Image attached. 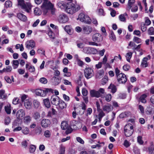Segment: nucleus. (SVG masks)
I'll return each mask as SVG.
<instances>
[{
  "mask_svg": "<svg viewBox=\"0 0 154 154\" xmlns=\"http://www.w3.org/2000/svg\"><path fill=\"white\" fill-rule=\"evenodd\" d=\"M81 8V6L79 5L76 4L75 5L71 2L67 3L65 11L68 14H73L79 10Z\"/></svg>",
  "mask_w": 154,
  "mask_h": 154,
  "instance_id": "nucleus-1",
  "label": "nucleus"
},
{
  "mask_svg": "<svg viewBox=\"0 0 154 154\" xmlns=\"http://www.w3.org/2000/svg\"><path fill=\"white\" fill-rule=\"evenodd\" d=\"M18 5L23 10L28 13L31 11L32 6L30 2H25L23 0H18Z\"/></svg>",
  "mask_w": 154,
  "mask_h": 154,
  "instance_id": "nucleus-2",
  "label": "nucleus"
},
{
  "mask_svg": "<svg viewBox=\"0 0 154 154\" xmlns=\"http://www.w3.org/2000/svg\"><path fill=\"white\" fill-rule=\"evenodd\" d=\"M54 5L49 1L48 0H44L42 5L41 6L42 8L44 13L46 14L49 10L51 8H52Z\"/></svg>",
  "mask_w": 154,
  "mask_h": 154,
  "instance_id": "nucleus-3",
  "label": "nucleus"
},
{
  "mask_svg": "<svg viewBox=\"0 0 154 154\" xmlns=\"http://www.w3.org/2000/svg\"><path fill=\"white\" fill-rule=\"evenodd\" d=\"M78 19L81 22L87 24H90L91 22L90 17L83 13H81L79 14Z\"/></svg>",
  "mask_w": 154,
  "mask_h": 154,
  "instance_id": "nucleus-4",
  "label": "nucleus"
},
{
  "mask_svg": "<svg viewBox=\"0 0 154 154\" xmlns=\"http://www.w3.org/2000/svg\"><path fill=\"white\" fill-rule=\"evenodd\" d=\"M35 92L37 95L42 97H45L48 93L53 92V90L51 88H45L44 90L37 89L35 90Z\"/></svg>",
  "mask_w": 154,
  "mask_h": 154,
  "instance_id": "nucleus-5",
  "label": "nucleus"
},
{
  "mask_svg": "<svg viewBox=\"0 0 154 154\" xmlns=\"http://www.w3.org/2000/svg\"><path fill=\"white\" fill-rule=\"evenodd\" d=\"M133 132V127L132 124H128L125 126L124 132L126 137H129L131 136Z\"/></svg>",
  "mask_w": 154,
  "mask_h": 154,
  "instance_id": "nucleus-6",
  "label": "nucleus"
},
{
  "mask_svg": "<svg viewBox=\"0 0 154 154\" xmlns=\"http://www.w3.org/2000/svg\"><path fill=\"white\" fill-rule=\"evenodd\" d=\"M84 73L85 77L87 79L91 78L94 75L93 70L90 68L85 69L84 70Z\"/></svg>",
  "mask_w": 154,
  "mask_h": 154,
  "instance_id": "nucleus-7",
  "label": "nucleus"
},
{
  "mask_svg": "<svg viewBox=\"0 0 154 154\" xmlns=\"http://www.w3.org/2000/svg\"><path fill=\"white\" fill-rule=\"evenodd\" d=\"M58 20L60 23H65L68 21V18L65 14H62L59 16Z\"/></svg>",
  "mask_w": 154,
  "mask_h": 154,
  "instance_id": "nucleus-8",
  "label": "nucleus"
},
{
  "mask_svg": "<svg viewBox=\"0 0 154 154\" xmlns=\"http://www.w3.org/2000/svg\"><path fill=\"white\" fill-rule=\"evenodd\" d=\"M117 78L118 81L120 83L124 84L127 80L126 75L122 73L120 74Z\"/></svg>",
  "mask_w": 154,
  "mask_h": 154,
  "instance_id": "nucleus-9",
  "label": "nucleus"
},
{
  "mask_svg": "<svg viewBox=\"0 0 154 154\" xmlns=\"http://www.w3.org/2000/svg\"><path fill=\"white\" fill-rule=\"evenodd\" d=\"M61 99L59 97L56 95H53L51 99V102L52 104L56 106H58L59 102Z\"/></svg>",
  "mask_w": 154,
  "mask_h": 154,
  "instance_id": "nucleus-10",
  "label": "nucleus"
},
{
  "mask_svg": "<svg viewBox=\"0 0 154 154\" xmlns=\"http://www.w3.org/2000/svg\"><path fill=\"white\" fill-rule=\"evenodd\" d=\"M92 39L94 42H99L103 40V38L101 35L96 33L93 35Z\"/></svg>",
  "mask_w": 154,
  "mask_h": 154,
  "instance_id": "nucleus-11",
  "label": "nucleus"
},
{
  "mask_svg": "<svg viewBox=\"0 0 154 154\" xmlns=\"http://www.w3.org/2000/svg\"><path fill=\"white\" fill-rule=\"evenodd\" d=\"M51 124L50 121L48 119H43L41 121V125L44 128H46L49 127Z\"/></svg>",
  "mask_w": 154,
  "mask_h": 154,
  "instance_id": "nucleus-12",
  "label": "nucleus"
},
{
  "mask_svg": "<svg viewBox=\"0 0 154 154\" xmlns=\"http://www.w3.org/2000/svg\"><path fill=\"white\" fill-rule=\"evenodd\" d=\"M82 31L85 34H89L92 32V29L91 27L88 26H83L82 27Z\"/></svg>",
  "mask_w": 154,
  "mask_h": 154,
  "instance_id": "nucleus-13",
  "label": "nucleus"
},
{
  "mask_svg": "<svg viewBox=\"0 0 154 154\" xmlns=\"http://www.w3.org/2000/svg\"><path fill=\"white\" fill-rule=\"evenodd\" d=\"M25 45L27 49L29 50L30 47L33 48L35 47V43L34 41L31 40L26 42Z\"/></svg>",
  "mask_w": 154,
  "mask_h": 154,
  "instance_id": "nucleus-14",
  "label": "nucleus"
},
{
  "mask_svg": "<svg viewBox=\"0 0 154 154\" xmlns=\"http://www.w3.org/2000/svg\"><path fill=\"white\" fill-rule=\"evenodd\" d=\"M24 105L26 108L28 109H30L32 107V103L31 99L28 98L26 99L24 102Z\"/></svg>",
  "mask_w": 154,
  "mask_h": 154,
  "instance_id": "nucleus-15",
  "label": "nucleus"
},
{
  "mask_svg": "<svg viewBox=\"0 0 154 154\" xmlns=\"http://www.w3.org/2000/svg\"><path fill=\"white\" fill-rule=\"evenodd\" d=\"M17 17L20 20L23 22H26L27 20L26 17L23 14L17 13Z\"/></svg>",
  "mask_w": 154,
  "mask_h": 154,
  "instance_id": "nucleus-16",
  "label": "nucleus"
},
{
  "mask_svg": "<svg viewBox=\"0 0 154 154\" xmlns=\"http://www.w3.org/2000/svg\"><path fill=\"white\" fill-rule=\"evenodd\" d=\"M17 116L18 119H20L25 116V113L24 110L20 109L17 112Z\"/></svg>",
  "mask_w": 154,
  "mask_h": 154,
  "instance_id": "nucleus-17",
  "label": "nucleus"
},
{
  "mask_svg": "<svg viewBox=\"0 0 154 154\" xmlns=\"http://www.w3.org/2000/svg\"><path fill=\"white\" fill-rule=\"evenodd\" d=\"M52 80L55 85H58L60 83L61 78L60 77L54 76L52 78Z\"/></svg>",
  "mask_w": 154,
  "mask_h": 154,
  "instance_id": "nucleus-18",
  "label": "nucleus"
},
{
  "mask_svg": "<svg viewBox=\"0 0 154 154\" xmlns=\"http://www.w3.org/2000/svg\"><path fill=\"white\" fill-rule=\"evenodd\" d=\"M58 106L60 109H63L66 108L67 105L61 99L59 102V104H58Z\"/></svg>",
  "mask_w": 154,
  "mask_h": 154,
  "instance_id": "nucleus-19",
  "label": "nucleus"
},
{
  "mask_svg": "<svg viewBox=\"0 0 154 154\" xmlns=\"http://www.w3.org/2000/svg\"><path fill=\"white\" fill-rule=\"evenodd\" d=\"M57 5L61 9H63L66 8L67 5V4L63 1H59L57 3Z\"/></svg>",
  "mask_w": 154,
  "mask_h": 154,
  "instance_id": "nucleus-20",
  "label": "nucleus"
},
{
  "mask_svg": "<svg viewBox=\"0 0 154 154\" xmlns=\"http://www.w3.org/2000/svg\"><path fill=\"white\" fill-rule=\"evenodd\" d=\"M32 117L35 120L38 121L40 118V113L39 112L35 111L32 114Z\"/></svg>",
  "mask_w": 154,
  "mask_h": 154,
  "instance_id": "nucleus-21",
  "label": "nucleus"
},
{
  "mask_svg": "<svg viewBox=\"0 0 154 154\" xmlns=\"http://www.w3.org/2000/svg\"><path fill=\"white\" fill-rule=\"evenodd\" d=\"M90 93L92 97H95L97 98L100 97V94L98 92L94 90H91L90 91Z\"/></svg>",
  "mask_w": 154,
  "mask_h": 154,
  "instance_id": "nucleus-22",
  "label": "nucleus"
},
{
  "mask_svg": "<svg viewBox=\"0 0 154 154\" xmlns=\"http://www.w3.org/2000/svg\"><path fill=\"white\" fill-rule=\"evenodd\" d=\"M12 68L10 66H7L6 68H4L3 70H0V73L2 74L3 72H10L12 70Z\"/></svg>",
  "mask_w": 154,
  "mask_h": 154,
  "instance_id": "nucleus-23",
  "label": "nucleus"
},
{
  "mask_svg": "<svg viewBox=\"0 0 154 154\" xmlns=\"http://www.w3.org/2000/svg\"><path fill=\"white\" fill-rule=\"evenodd\" d=\"M26 68L28 69L29 72H33L35 71V69L34 66H29L28 63L26 64Z\"/></svg>",
  "mask_w": 154,
  "mask_h": 154,
  "instance_id": "nucleus-24",
  "label": "nucleus"
},
{
  "mask_svg": "<svg viewBox=\"0 0 154 154\" xmlns=\"http://www.w3.org/2000/svg\"><path fill=\"white\" fill-rule=\"evenodd\" d=\"M104 73V72L103 70H100L96 74V78L98 79H100L103 77Z\"/></svg>",
  "mask_w": 154,
  "mask_h": 154,
  "instance_id": "nucleus-25",
  "label": "nucleus"
},
{
  "mask_svg": "<svg viewBox=\"0 0 154 154\" xmlns=\"http://www.w3.org/2000/svg\"><path fill=\"white\" fill-rule=\"evenodd\" d=\"M68 124L66 121H63L61 124V128L63 130L67 129L68 128Z\"/></svg>",
  "mask_w": 154,
  "mask_h": 154,
  "instance_id": "nucleus-26",
  "label": "nucleus"
},
{
  "mask_svg": "<svg viewBox=\"0 0 154 154\" xmlns=\"http://www.w3.org/2000/svg\"><path fill=\"white\" fill-rule=\"evenodd\" d=\"M108 88L111 90V92L114 94L117 91V88L115 85L112 84H111L108 87Z\"/></svg>",
  "mask_w": 154,
  "mask_h": 154,
  "instance_id": "nucleus-27",
  "label": "nucleus"
},
{
  "mask_svg": "<svg viewBox=\"0 0 154 154\" xmlns=\"http://www.w3.org/2000/svg\"><path fill=\"white\" fill-rule=\"evenodd\" d=\"M127 14L125 13L123 14L120 15L119 16V20L122 22H126V18L125 16H127Z\"/></svg>",
  "mask_w": 154,
  "mask_h": 154,
  "instance_id": "nucleus-28",
  "label": "nucleus"
},
{
  "mask_svg": "<svg viewBox=\"0 0 154 154\" xmlns=\"http://www.w3.org/2000/svg\"><path fill=\"white\" fill-rule=\"evenodd\" d=\"M32 120V118L29 116H26L24 118L23 122L24 123L28 124Z\"/></svg>",
  "mask_w": 154,
  "mask_h": 154,
  "instance_id": "nucleus-29",
  "label": "nucleus"
},
{
  "mask_svg": "<svg viewBox=\"0 0 154 154\" xmlns=\"http://www.w3.org/2000/svg\"><path fill=\"white\" fill-rule=\"evenodd\" d=\"M44 105L47 108H49L51 106L49 100L47 98L43 100Z\"/></svg>",
  "mask_w": 154,
  "mask_h": 154,
  "instance_id": "nucleus-30",
  "label": "nucleus"
},
{
  "mask_svg": "<svg viewBox=\"0 0 154 154\" xmlns=\"http://www.w3.org/2000/svg\"><path fill=\"white\" fill-rule=\"evenodd\" d=\"M36 146L34 145H30L29 146V152L30 153H34L36 149Z\"/></svg>",
  "mask_w": 154,
  "mask_h": 154,
  "instance_id": "nucleus-31",
  "label": "nucleus"
},
{
  "mask_svg": "<svg viewBox=\"0 0 154 154\" xmlns=\"http://www.w3.org/2000/svg\"><path fill=\"white\" fill-rule=\"evenodd\" d=\"M12 66L14 69H15L17 68L19 63L17 60H13L12 62Z\"/></svg>",
  "mask_w": 154,
  "mask_h": 154,
  "instance_id": "nucleus-32",
  "label": "nucleus"
},
{
  "mask_svg": "<svg viewBox=\"0 0 154 154\" xmlns=\"http://www.w3.org/2000/svg\"><path fill=\"white\" fill-rule=\"evenodd\" d=\"M111 106L110 105H105L103 106V109L104 111H106L107 113L109 112L111 110Z\"/></svg>",
  "mask_w": 154,
  "mask_h": 154,
  "instance_id": "nucleus-33",
  "label": "nucleus"
},
{
  "mask_svg": "<svg viewBox=\"0 0 154 154\" xmlns=\"http://www.w3.org/2000/svg\"><path fill=\"white\" fill-rule=\"evenodd\" d=\"M148 149L149 154H154V145L152 143L149 147Z\"/></svg>",
  "mask_w": 154,
  "mask_h": 154,
  "instance_id": "nucleus-34",
  "label": "nucleus"
},
{
  "mask_svg": "<svg viewBox=\"0 0 154 154\" xmlns=\"http://www.w3.org/2000/svg\"><path fill=\"white\" fill-rule=\"evenodd\" d=\"M42 132V129L40 127H37L35 130V134L40 135Z\"/></svg>",
  "mask_w": 154,
  "mask_h": 154,
  "instance_id": "nucleus-35",
  "label": "nucleus"
},
{
  "mask_svg": "<svg viewBox=\"0 0 154 154\" xmlns=\"http://www.w3.org/2000/svg\"><path fill=\"white\" fill-rule=\"evenodd\" d=\"M135 0H129L128 3V8L130 9L135 2Z\"/></svg>",
  "mask_w": 154,
  "mask_h": 154,
  "instance_id": "nucleus-36",
  "label": "nucleus"
},
{
  "mask_svg": "<svg viewBox=\"0 0 154 154\" xmlns=\"http://www.w3.org/2000/svg\"><path fill=\"white\" fill-rule=\"evenodd\" d=\"M0 96L2 99H5L7 98V96L5 94V91L2 90H0Z\"/></svg>",
  "mask_w": 154,
  "mask_h": 154,
  "instance_id": "nucleus-37",
  "label": "nucleus"
},
{
  "mask_svg": "<svg viewBox=\"0 0 154 154\" xmlns=\"http://www.w3.org/2000/svg\"><path fill=\"white\" fill-rule=\"evenodd\" d=\"M33 106L34 107L37 109L39 106L40 103L37 100H34L33 101Z\"/></svg>",
  "mask_w": 154,
  "mask_h": 154,
  "instance_id": "nucleus-38",
  "label": "nucleus"
},
{
  "mask_svg": "<svg viewBox=\"0 0 154 154\" xmlns=\"http://www.w3.org/2000/svg\"><path fill=\"white\" fill-rule=\"evenodd\" d=\"M147 97V96L145 94H143L142 95L140 98V100L143 103H145L146 102V100L145 98Z\"/></svg>",
  "mask_w": 154,
  "mask_h": 154,
  "instance_id": "nucleus-39",
  "label": "nucleus"
},
{
  "mask_svg": "<svg viewBox=\"0 0 154 154\" xmlns=\"http://www.w3.org/2000/svg\"><path fill=\"white\" fill-rule=\"evenodd\" d=\"M57 112L56 110L53 108L51 109V111H50L48 112V116H51L52 114L54 115L57 114Z\"/></svg>",
  "mask_w": 154,
  "mask_h": 154,
  "instance_id": "nucleus-40",
  "label": "nucleus"
},
{
  "mask_svg": "<svg viewBox=\"0 0 154 154\" xmlns=\"http://www.w3.org/2000/svg\"><path fill=\"white\" fill-rule=\"evenodd\" d=\"M129 113L128 112H125L121 113L119 116V117L121 118H123L128 116Z\"/></svg>",
  "mask_w": 154,
  "mask_h": 154,
  "instance_id": "nucleus-41",
  "label": "nucleus"
},
{
  "mask_svg": "<svg viewBox=\"0 0 154 154\" xmlns=\"http://www.w3.org/2000/svg\"><path fill=\"white\" fill-rule=\"evenodd\" d=\"M65 31L68 33L70 34L71 33L72 30L69 25L66 26L64 28Z\"/></svg>",
  "mask_w": 154,
  "mask_h": 154,
  "instance_id": "nucleus-42",
  "label": "nucleus"
},
{
  "mask_svg": "<svg viewBox=\"0 0 154 154\" xmlns=\"http://www.w3.org/2000/svg\"><path fill=\"white\" fill-rule=\"evenodd\" d=\"M148 33L150 35L154 34V28L153 27H151L148 29Z\"/></svg>",
  "mask_w": 154,
  "mask_h": 154,
  "instance_id": "nucleus-43",
  "label": "nucleus"
},
{
  "mask_svg": "<svg viewBox=\"0 0 154 154\" xmlns=\"http://www.w3.org/2000/svg\"><path fill=\"white\" fill-rule=\"evenodd\" d=\"M98 52L97 50L93 48H90V54H97Z\"/></svg>",
  "mask_w": 154,
  "mask_h": 154,
  "instance_id": "nucleus-44",
  "label": "nucleus"
},
{
  "mask_svg": "<svg viewBox=\"0 0 154 154\" xmlns=\"http://www.w3.org/2000/svg\"><path fill=\"white\" fill-rule=\"evenodd\" d=\"M132 53L130 52L127 54L126 56L127 60L128 61L130 62L131 58L132 57Z\"/></svg>",
  "mask_w": 154,
  "mask_h": 154,
  "instance_id": "nucleus-45",
  "label": "nucleus"
},
{
  "mask_svg": "<svg viewBox=\"0 0 154 154\" xmlns=\"http://www.w3.org/2000/svg\"><path fill=\"white\" fill-rule=\"evenodd\" d=\"M44 135L46 138H49L51 136V132L49 130H46L44 132Z\"/></svg>",
  "mask_w": 154,
  "mask_h": 154,
  "instance_id": "nucleus-46",
  "label": "nucleus"
},
{
  "mask_svg": "<svg viewBox=\"0 0 154 154\" xmlns=\"http://www.w3.org/2000/svg\"><path fill=\"white\" fill-rule=\"evenodd\" d=\"M108 81V78L106 76H105L101 80V83L102 85H104Z\"/></svg>",
  "mask_w": 154,
  "mask_h": 154,
  "instance_id": "nucleus-47",
  "label": "nucleus"
},
{
  "mask_svg": "<svg viewBox=\"0 0 154 154\" xmlns=\"http://www.w3.org/2000/svg\"><path fill=\"white\" fill-rule=\"evenodd\" d=\"M12 3L10 1H7L5 3V6L7 8H10L12 6Z\"/></svg>",
  "mask_w": 154,
  "mask_h": 154,
  "instance_id": "nucleus-48",
  "label": "nucleus"
},
{
  "mask_svg": "<svg viewBox=\"0 0 154 154\" xmlns=\"http://www.w3.org/2000/svg\"><path fill=\"white\" fill-rule=\"evenodd\" d=\"M34 14L36 15H39L41 14L40 10L38 8H35L34 11Z\"/></svg>",
  "mask_w": 154,
  "mask_h": 154,
  "instance_id": "nucleus-49",
  "label": "nucleus"
},
{
  "mask_svg": "<svg viewBox=\"0 0 154 154\" xmlns=\"http://www.w3.org/2000/svg\"><path fill=\"white\" fill-rule=\"evenodd\" d=\"M90 48L86 47L84 48L83 50V51L85 53L90 54Z\"/></svg>",
  "mask_w": 154,
  "mask_h": 154,
  "instance_id": "nucleus-50",
  "label": "nucleus"
},
{
  "mask_svg": "<svg viewBox=\"0 0 154 154\" xmlns=\"http://www.w3.org/2000/svg\"><path fill=\"white\" fill-rule=\"evenodd\" d=\"M65 147L63 146H61L59 154H64L65 152Z\"/></svg>",
  "mask_w": 154,
  "mask_h": 154,
  "instance_id": "nucleus-51",
  "label": "nucleus"
},
{
  "mask_svg": "<svg viewBox=\"0 0 154 154\" xmlns=\"http://www.w3.org/2000/svg\"><path fill=\"white\" fill-rule=\"evenodd\" d=\"M22 132L25 134H29V130L27 128L24 127L22 129Z\"/></svg>",
  "mask_w": 154,
  "mask_h": 154,
  "instance_id": "nucleus-52",
  "label": "nucleus"
},
{
  "mask_svg": "<svg viewBox=\"0 0 154 154\" xmlns=\"http://www.w3.org/2000/svg\"><path fill=\"white\" fill-rule=\"evenodd\" d=\"M40 82L42 84H46L47 83V79L45 77H42L39 79Z\"/></svg>",
  "mask_w": 154,
  "mask_h": 154,
  "instance_id": "nucleus-53",
  "label": "nucleus"
},
{
  "mask_svg": "<svg viewBox=\"0 0 154 154\" xmlns=\"http://www.w3.org/2000/svg\"><path fill=\"white\" fill-rule=\"evenodd\" d=\"M97 91L98 92L99 94H100V97H101L102 94H103L105 92V90L103 88H100Z\"/></svg>",
  "mask_w": 154,
  "mask_h": 154,
  "instance_id": "nucleus-54",
  "label": "nucleus"
},
{
  "mask_svg": "<svg viewBox=\"0 0 154 154\" xmlns=\"http://www.w3.org/2000/svg\"><path fill=\"white\" fill-rule=\"evenodd\" d=\"M133 40L134 42H136L137 44L141 42V39L135 36L134 37Z\"/></svg>",
  "mask_w": 154,
  "mask_h": 154,
  "instance_id": "nucleus-55",
  "label": "nucleus"
},
{
  "mask_svg": "<svg viewBox=\"0 0 154 154\" xmlns=\"http://www.w3.org/2000/svg\"><path fill=\"white\" fill-rule=\"evenodd\" d=\"M11 122V119L9 117H7L5 119V124L6 125H8Z\"/></svg>",
  "mask_w": 154,
  "mask_h": 154,
  "instance_id": "nucleus-56",
  "label": "nucleus"
},
{
  "mask_svg": "<svg viewBox=\"0 0 154 154\" xmlns=\"http://www.w3.org/2000/svg\"><path fill=\"white\" fill-rule=\"evenodd\" d=\"M111 98L112 96L110 94H108L106 96L105 100L108 102L110 101L111 100Z\"/></svg>",
  "mask_w": 154,
  "mask_h": 154,
  "instance_id": "nucleus-57",
  "label": "nucleus"
},
{
  "mask_svg": "<svg viewBox=\"0 0 154 154\" xmlns=\"http://www.w3.org/2000/svg\"><path fill=\"white\" fill-rule=\"evenodd\" d=\"M5 110L8 114H10L11 113V109L10 106H7L5 107Z\"/></svg>",
  "mask_w": 154,
  "mask_h": 154,
  "instance_id": "nucleus-58",
  "label": "nucleus"
},
{
  "mask_svg": "<svg viewBox=\"0 0 154 154\" xmlns=\"http://www.w3.org/2000/svg\"><path fill=\"white\" fill-rule=\"evenodd\" d=\"M145 23L147 26L150 25L151 23V21L148 17L145 18Z\"/></svg>",
  "mask_w": 154,
  "mask_h": 154,
  "instance_id": "nucleus-59",
  "label": "nucleus"
},
{
  "mask_svg": "<svg viewBox=\"0 0 154 154\" xmlns=\"http://www.w3.org/2000/svg\"><path fill=\"white\" fill-rule=\"evenodd\" d=\"M77 46L79 48H82L84 47L85 45L83 43L77 42Z\"/></svg>",
  "mask_w": 154,
  "mask_h": 154,
  "instance_id": "nucleus-60",
  "label": "nucleus"
},
{
  "mask_svg": "<svg viewBox=\"0 0 154 154\" xmlns=\"http://www.w3.org/2000/svg\"><path fill=\"white\" fill-rule=\"evenodd\" d=\"M92 112V109L90 108H88L87 110V113L86 114V116H88V115H91Z\"/></svg>",
  "mask_w": 154,
  "mask_h": 154,
  "instance_id": "nucleus-61",
  "label": "nucleus"
},
{
  "mask_svg": "<svg viewBox=\"0 0 154 154\" xmlns=\"http://www.w3.org/2000/svg\"><path fill=\"white\" fill-rule=\"evenodd\" d=\"M142 139V137L141 136H138L137 137V142L140 144H142L143 143V141Z\"/></svg>",
  "mask_w": 154,
  "mask_h": 154,
  "instance_id": "nucleus-62",
  "label": "nucleus"
},
{
  "mask_svg": "<svg viewBox=\"0 0 154 154\" xmlns=\"http://www.w3.org/2000/svg\"><path fill=\"white\" fill-rule=\"evenodd\" d=\"M28 99L27 95L25 94H23L21 97V100L22 102H25V100Z\"/></svg>",
  "mask_w": 154,
  "mask_h": 154,
  "instance_id": "nucleus-63",
  "label": "nucleus"
},
{
  "mask_svg": "<svg viewBox=\"0 0 154 154\" xmlns=\"http://www.w3.org/2000/svg\"><path fill=\"white\" fill-rule=\"evenodd\" d=\"M133 151L135 154H140V150L137 147L134 148Z\"/></svg>",
  "mask_w": 154,
  "mask_h": 154,
  "instance_id": "nucleus-64",
  "label": "nucleus"
}]
</instances>
